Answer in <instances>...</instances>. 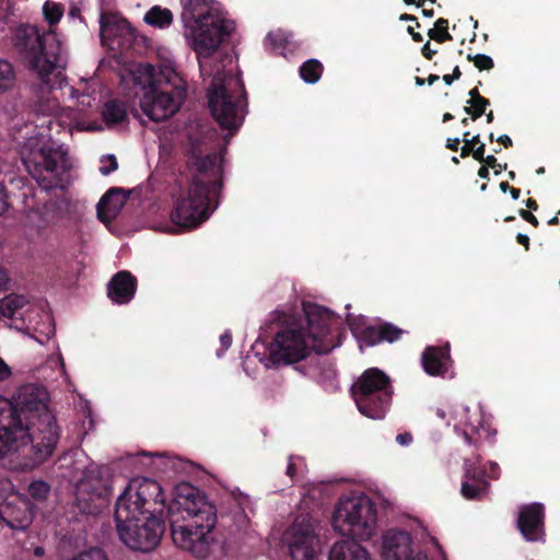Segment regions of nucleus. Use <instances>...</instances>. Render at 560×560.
<instances>
[{
  "label": "nucleus",
  "mask_w": 560,
  "mask_h": 560,
  "mask_svg": "<svg viewBox=\"0 0 560 560\" xmlns=\"http://www.w3.org/2000/svg\"><path fill=\"white\" fill-rule=\"evenodd\" d=\"M18 39L24 47L31 68L36 73L42 83V89L52 92L58 85L61 94L69 95L71 98H78L80 109L74 110L71 107H60L57 95L42 100L39 110L50 116L47 128L50 131L56 129V133L65 131H101L103 127L96 121L84 120L79 112L91 107L95 101L93 93L97 82L90 80L82 82L83 89L73 88L67 83L62 85L60 71L58 68L65 65L62 57V46L58 35L49 30L40 33L37 26L26 25L19 30Z\"/></svg>",
  "instance_id": "obj_2"
},
{
  "label": "nucleus",
  "mask_w": 560,
  "mask_h": 560,
  "mask_svg": "<svg viewBox=\"0 0 560 560\" xmlns=\"http://www.w3.org/2000/svg\"><path fill=\"white\" fill-rule=\"evenodd\" d=\"M488 105H489V101L487 98L477 97V98H475V101L470 102L471 107H466L465 110L467 113H471V108H472V119H476L483 114V112Z\"/></svg>",
  "instance_id": "obj_36"
},
{
  "label": "nucleus",
  "mask_w": 560,
  "mask_h": 560,
  "mask_svg": "<svg viewBox=\"0 0 560 560\" xmlns=\"http://www.w3.org/2000/svg\"><path fill=\"white\" fill-rule=\"evenodd\" d=\"M72 560H108V558L102 549L90 548L80 552Z\"/></svg>",
  "instance_id": "obj_35"
},
{
  "label": "nucleus",
  "mask_w": 560,
  "mask_h": 560,
  "mask_svg": "<svg viewBox=\"0 0 560 560\" xmlns=\"http://www.w3.org/2000/svg\"><path fill=\"white\" fill-rule=\"evenodd\" d=\"M469 95H470V101H469V103H470V102H472V101H475V98H477V97H481V96L479 95V93H478V90H477V89H472V90H470Z\"/></svg>",
  "instance_id": "obj_55"
},
{
  "label": "nucleus",
  "mask_w": 560,
  "mask_h": 560,
  "mask_svg": "<svg viewBox=\"0 0 560 560\" xmlns=\"http://www.w3.org/2000/svg\"><path fill=\"white\" fill-rule=\"evenodd\" d=\"M280 541L291 560H320L324 551L318 523L307 514L296 516Z\"/></svg>",
  "instance_id": "obj_12"
},
{
  "label": "nucleus",
  "mask_w": 560,
  "mask_h": 560,
  "mask_svg": "<svg viewBox=\"0 0 560 560\" xmlns=\"http://www.w3.org/2000/svg\"><path fill=\"white\" fill-rule=\"evenodd\" d=\"M182 5L183 35L197 55L201 77H212L209 108L221 128L232 135L243 125L247 103L241 79L224 71L232 58L219 54V47L234 31V22L217 0H182Z\"/></svg>",
  "instance_id": "obj_1"
},
{
  "label": "nucleus",
  "mask_w": 560,
  "mask_h": 560,
  "mask_svg": "<svg viewBox=\"0 0 560 560\" xmlns=\"http://www.w3.org/2000/svg\"><path fill=\"white\" fill-rule=\"evenodd\" d=\"M400 20H404V21H415L416 19L412 16V15H409V14H402L400 16Z\"/></svg>",
  "instance_id": "obj_62"
},
{
  "label": "nucleus",
  "mask_w": 560,
  "mask_h": 560,
  "mask_svg": "<svg viewBox=\"0 0 560 560\" xmlns=\"http://www.w3.org/2000/svg\"><path fill=\"white\" fill-rule=\"evenodd\" d=\"M102 117L105 124L110 128L121 126L128 119L125 106L117 101H109L104 105Z\"/></svg>",
  "instance_id": "obj_26"
},
{
  "label": "nucleus",
  "mask_w": 560,
  "mask_h": 560,
  "mask_svg": "<svg viewBox=\"0 0 560 560\" xmlns=\"http://www.w3.org/2000/svg\"><path fill=\"white\" fill-rule=\"evenodd\" d=\"M500 188H501L502 191H506L508 189H511L506 182H502L500 184Z\"/></svg>",
  "instance_id": "obj_63"
},
{
  "label": "nucleus",
  "mask_w": 560,
  "mask_h": 560,
  "mask_svg": "<svg viewBox=\"0 0 560 560\" xmlns=\"http://www.w3.org/2000/svg\"><path fill=\"white\" fill-rule=\"evenodd\" d=\"M488 469H487V474H486V479L487 478H490V479H497L499 478L500 476V467L497 463H493V462H490L488 464Z\"/></svg>",
  "instance_id": "obj_43"
},
{
  "label": "nucleus",
  "mask_w": 560,
  "mask_h": 560,
  "mask_svg": "<svg viewBox=\"0 0 560 560\" xmlns=\"http://www.w3.org/2000/svg\"><path fill=\"white\" fill-rule=\"evenodd\" d=\"M443 80H444V82H445L446 84H448V85H450V84L453 82L454 77H452L451 74H445V75L443 77Z\"/></svg>",
  "instance_id": "obj_60"
},
{
  "label": "nucleus",
  "mask_w": 560,
  "mask_h": 560,
  "mask_svg": "<svg viewBox=\"0 0 560 560\" xmlns=\"http://www.w3.org/2000/svg\"><path fill=\"white\" fill-rule=\"evenodd\" d=\"M127 196L120 188L109 189L97 205V215L104 223H110L121 211Z\"/></svg>",
  "instance_id": "obj_24"
},
{
  "label": "nucleus",
  "mask_w": 560,
  "mask_h": 560,
  "mask_svg": "<svg viewBox=\"0 0 560 560\" xmlns=\"http://www.w3.org/2000/svg\"><path fill=\"white\" fill-rule=\"evenodd\" d=\"M478 175L481 177V178H488L489 176V171H488V167L487 166H481L478 171Z\"/></svg>",
  "instance_id": "obj_54"
},
{
  "label": "nucleus",
  "mask_w": 560,
  "mask_h": 560,
  "mask_svg": "<svg viewBox=\"0 0 560 560\" xmlns=\"http://www.w3.org/2000/svg\"><path fill=\"white\" fill-rule=\"evenodd\" d=\"M435 52L436 50L431 49L430 43H427L422 48V54L427 59H431Z\"/></svg>",
  "instance_id": "obj_48"
},
{
  "label": "nucleus",
  "mask_w": 560,
  "mask_h": 560,
  "mask_svg": "<svg viewBox=\"0 0 560 560\" xmlns=\"http://www.w3.org/2000/svg\"><path fill=\"white\" fill-rule=\"evenodd\" d=\"M517 241L520 244L524 245L526 247V249L528 248L529 246V238L527 235H524V234H518L517 235Z\"/></svg>",
  "instance_id": "obj_52"
},
{
  "label": "nucleus",
  "mask_w": 560,
  "mask_h": 560,
  "mask_svg": "<svg viewBox=\"0 0 560 560\" xmlns=\"http://www.w3.org/2000/svg\"><path fill=\"white\" fill-rule=\"evenodd\" d=\"M7 209V201L4 195V188L2 184H0V214H2Z\"/></svg>",
  "instance_id": "obj_47"
},
{
  "label": "nucleus",
  "mask_w": 560,
  "mask_h": 560,
  "mask_svg": "<svg viewBox=\"0 0 560 560\" xmlns=\"http://www.w3.org/2000/svg\"><path fill=\"white\" fill-rule=\"evenodd\" d=\"M50 492V486L43 480H34L28 486L30 495L37 501L45 500Z\"/></svg>",
  "instance_id": "obj_32"
},
{
  "label": "nucleus",
  "mask_w": 560,
  "mask_h": 560,
  "mask_svg": "<svg viewBox=\"0 0 560 560\" xmlns=\"http://www.w3.org/2000/svg\"><path fill=\"white\" fill-rule=\"evenodd\" d=\"M328 560H376L372 553L355 540L336 541L329 552Z\"/></svg>",
  "instance_id": "obj_25"
},
{
  "label": "nucleus",
  "mask_w": 560,
  "mask_h": 560,
  "mask_svg": "<svg viewBox=\"0 0 560 560\" xmlns=\"http://www.w3.org/2000/svg\"><path fill=\"white\" fill-rule=\"evenodd\" d=\"M165 499L160 483L153 479H131L118 497L115 508L116 528L120 540L130 549L148 552L154 549L165 530L161 517Z\"/></svg>",
  "instance_id": "obj_3"
},
{
  "label": "nucleus",
  "mask_w": 560,
  "mask_h": 560,
  "mask_svg": "<svg viewBox=\"0 0 560 560\" xmlns=\"http://www.w3.org/2000/svg\"><path fill=\"white\" fill-rule=\"evenodd\" d=\"M447 423H453L454 430L462 434L468 444L490 440L495 435V430L490 428L479 405L472 409L464 404L455 405L450 412Z\"/></svg>",
  "instance_id": "obj_14"
},
{
  "label": "nucleus",
  "mask_w": 560,
  "mask_h": 560,
  "mask_svg": "<svg viewBox=\"0 0 560 560\" xmlns=\"http://www.w3.org/2000/svg\"><path fill=\"white\" fill-rule=\"evenodd\" d=\"M220 343H221L222 350L217 352L218 357H221L222 353L224 351H226L232 345V336L229 331H225L224 334L221 335Z\"/></svg>",
  "instance_id": "obj_42"
},
{
  "label": "nucleus",
  "mask_w": 560,
  "mask_h": 560,
  "mask_svg": "<svg viewBox=\"0 0 560 560\" xmlns=\"http://www.w3.org/2000/svg\"><path fill=\"white\" fill-rule=\"evenodd\" d=\"M526 206L533 210H536L537 209V203L535 200L533 199H527L526 200Z\"/></svg>",
  "instance_id": "obj_56"
},
{
  "label": "nucleus",
  "mask_w": 560,
  "mask_h": 560,
  "mask_svg": "<svg viewBox=\"0 0 560 560\" xmlns=\"http://www.w3.org/2000/svg\"><path fill=\"white\" fill-rule=\"evenodd\" d=\"M136 288V278L127 271H119L108 283V296L114 303L125 304L133 298Z\"/></svg>",
  "instance_id": "obj_22"
},
{
  "label": "nucleus",
  "mask_w": 560,
  "mask_h": 560,
  "mask_svg": "<svg viewBox=\"0 0 560 560\" xmlns=\"http://www.w3.org/2000/svg\"><path fill=\"white\" fill-rule=\"evenodd\" d=\"M510 192H511V196H512L513 199H515V200L518 199V197H520V190L518 189L511 188Z\"/></svg>",
  "instance_id": "obj_57"
},
{
  "label": "nucleus",
  "mask_w": 560,
  "mask_h": 560,
  "mask_svg": "<svg viewBox=\"0 0 560 560\" xmlns=\"http://www.w3.org/2000/svg\"><path fill=\"white\" fill-rule=\"evenodd\" d=\"M12 376V369L0 358V382H5Z\"/></svg>",
  "instance_id": "obj_41"
},
{
  "label": "nucleus",
  "mask_w": 560,
  "mask_h": 560,
  "mask_svg": "<svg viewBox=\"0 0 560 560\" xmlns=\"http://www.w3.org/2000/svg\"><path fill=\"white\" fill-rule=\"evenodd\" d=\"M389 377L376 368L368 369L352 385V396L359 411L370 419H383L392 401Z\"/></svg>",
  "instance_id": "obj_10"
},
{
  "label": "nucleus",
  "mask_w": 560,
  "mask_h": 560,
  "mask_svg": "<svg viewBox=\"0 0 560 560\" xmlns=\"http://www.w3.org/2000/svg\"><path fill=\"white\" fill-rule=\"evenodd\" d=\"M470 153H472V156L482 162L483 161V153H485V144H480L479 147H477L476 149H474Z\"/></svg>",
  "instance_id": "obj_46"
},
{
  "label": "nucleus",
  "mask_w": 560,
  "mask_h": 560,
  "mask_svg": "<svg viewBox=\"0 0 560 560\" xmlns=\"http://www.w3.org/2000/svg\"><path fill=\"white\" fill-rule=\"evenodd\" d=\"M482 162L487 163V165L491 166L492 168L497 167V159L493 155H488L487 158H483Z\"/></svg>",
  "instance_id": "obj_51"
},
{
  "label": "nucleus",
  "mask_w": 560,
  "mask_h": 560,
  "mask_svg": "<svg viewBox=\"0 0 560 560\" xmlns=\"http://www.w3.org/2000/svg\"><path fill=\"white\" fill-rule=\"evenodd\" d=\"M459 142H460V141H459V139H458V138L447 139L446 147H447L450 150L456 151V150L458 149Z\"/></svg>",
  "instance_id": "obj_49"
},
{
  "label": "nucleus",
  "mask_w": 560,
  "mask_h": 560,
  "mask_svg": "<svg viewBox=\"0 0 560 560\" xmlns=\"http://www.w3.org/2000/svg\"><path fill=\"white\" fill-rule=\"evenodd\" d=\"M469 132L464 133L463 141L465 144L462 148V156H467L475 149V144L479 141L478 136H474L471 139L468 138Z\"/></svg>",
  "instance_id": "obj_40"
},
{
  "label": "nucleus",
  "mask_w": 560,
  "mask_h": 560,
  "mask_svg": "<svg viewBox=\"0 0 560 560\" xmlns=\"http://www.w3.org/2000/svg\"><path fill=\"white\" fill-rule=\"evenodd\" d=\"M15 81L16 74L12 63L0 58V95L11 91Z\"/></svg>",
  "instance_id": "obj_29"
},
{
  "label": "nucleus",
  "mask_w": 560,
  "mask_h": 560,
  "mask_svg": "<svg viewBox=\"0 0 560 560\" xmlns=\"http://www.w3.org/2000/svg\"><path fill=\"white\" fill-rule=\"evenodd\" d=\"M143 20L151 26L163 28L171 25L173 14L168 9L153 7L145 13Z\"/></svg>",
  "instance_id": "obj_28"
},
{
  "label": "nucleus",
  "mask_w": 560,
  "mask_h": 560,
  "mask_svg": "<svg viewBox=\"0 0 560 560\" xmlns=\"http://www.w3.org/2000/svg\"><path fill=\"white\" fill-rule=\"evenodd\" d=\"M127 82L138 89L136 95L143 114L152 121H163L174 116L186 98L187 82L172 62L156 70L141 63L129 70Z\"/></svg>",
  "instance_id": "obj_6"
},
{
  "label": "nucleus",
  "mask_w": 560,
  "mask_h": 560,
  "mask_svg": "<svg viewBox=\"0 0 560 560\" xmlns=\"http://www.w3.org/2000/svg\"><path fill=\"white\" fill-rule=\"evenodd\" d=\"M487 468L481 465L479 456L466 458L464 462V480L460 492L464 498L479 499L488 490L489 483L486 479Z\"/></svg>",
  "instance_id": "obj_18"
},
{
  "label": "nucleus",
  "mask_w": 560,
  "mask_h": 560,
  "mask_svg": "<svg viewBox=\"0 0 560 560\" xmlns=\"http://www.w3.org/2000/svg\"><path fill=\"white\" fill-rule=\"evenodd\" d=\"M265 45L272 50H279L284 57H287L284 50L290 46H294L292 35L282 30L270 32L266 37Z\"/></svg>",
  "instance_id": "obj_27"
},
{
  "label": "nucleus",
  "mask_w": 560,
  "mask_h": 560,
  "mask_svg": "<svg viewBox=\"0 0 560 560\" xmlns=\"http://www.w3.org/2000/svg\"><path fill=\"white\" fill-rule=\"evenodd\" d=\"M0 317L9 318L19 330H33L50 337L55 329L43 304H31L24 296L11 294L0 301Z\"/></svg>",
  "instance_id": "obj_13"
},
{
  "label": "nucleus",
  "mask_w": 560,
  "mask_h": 560,
  "mask_svg": "<svg viewBox=\"0 0 560 560\" xmlns=\"http://www.w3.org/2000/svg\"><path fill=\"white\" fill-rule=\"evenodd\" d=\"M47 364L51 369H57L59 371L60 375L62 376V378L65 380V382L68 386L72 385L71 378L66 370V364H65L63 358L59 351L55 355H51L48 359Z\"/></svg>",
  "instance_id": "obj_34"
},
{
  "label": "nucleus",
  "mask_w": 560,
  "mask_h": 560,
  "mask_svg": "<svg viewBox=\"0 0 560 560\" xmlns=\"http://www.w3.org/2000/svg\"><path fill=\"white\" fill-rule=\"evenodd\" d=\"M447 27H448L447 20L439 19L435 22L434 28L429 31L430 38H432L436 42H440V43L451 39L452 37L447 31Z\"/></svg>",
  "instance_id": "obj_33"
},
{
  "label": "nucleus",
  "mask_w": 560,
  "mask_h": 560,
  "mask_svg": "<svg viewBox=\"0 0 560 560\" xmlns=\"http://www.w3.org/2000/svg\"><path fill=\"white\" fill-rule=\"evenodd\" d=\"M20 154L27 172L43 189H65L71 183L73 160L68 148L51 136L27 137L20 147Z\"/></svg>",
  "instance_id": "obj_8"
},
{
  "label": "nucleus",
  "mask_w": 560,
  "mask_h": 560,
  "mask_svg": "<svg viewBox=\"0 0 560 560\" xmlns=\"http://www.w3.org/2000/svg\"><path fill=\"white\" fill-rule=\"evenodd\" d=\"M304 467V460L299 456L289 457V463L287 467V475L291 478L298 472L301 471Z\"/></svg>",
  "instance_id": "obj_37"
},
{
  "label": "nucleus",
  "mask_w": 560,
  "mask_h": 560,
  "mask_svg": "<svg viewBox=\"0 0 560 560\" xmlns=\"http://www.w3.org/2000/svg\"><path fill=\"white\" fill-rule=\"evenodd\" d=\"M101 167H100V172L103 174V175H108L110 174L112 172H114L118 164H117V161L115 159L114 155H108V156H104L102 158L101 160Z\"/></svg>",
  "instance_id": "obj_39"
},
{
  "label": "nucleus",
  "mask_w": 560,
  "mask_h": 560,
  "mask_svg": "<svg viewBox=\"0 0 560 560\" xmlns=\"http://www.w3.org/2000/svg\"><path fill=\"white\" fill-rule=\"evenodd\" d=\"M404 1H405V3H407V4H413V3H416L418 7L423 5V0H419L418 2H416V0H404Z\"/></svg>",
  "instance_id": "obj_61"
},
{
  "label": "nucleus",
  "mask_w": 560,
  "mask_h": 560,
  "mask_svg": "<svg viewBox=\"0 0 560 560\" xmlns=\"http://www.w3.org/2000/svg\"><path fill=\"white\" fill-rule=\"evenodd\" d=\"M430 541H431V544L436 548V550H439L441 553H443V552H442V550H441V547H440V545L438 544V541L435 540V538L430 537ZM442 557H444V555H442Z\"/></svg>",
  "instance_id": "obj_58"
},
{
  "label": "nucleus",
  "mask_w": 560,
  "mask_h": 560,
  "mask_svg": "<svg viewBox=\"0 0 560 560\" xmlns=\"http://www.w3.org/2000/svg\"><path fill=\"white\" fill-rule=\"evenodd\" d=\"M396 442L401 446H408L412 442V435L409 432L400 433L396 436Z\"/></svg>",
  "instance_id": "obj_44"
},
{
  "label": "nucleus",
  "mask_w": 560,
  "mask_h": 560,
  "mask_svg": "<svg viewBox=\"0 0 560 560\" xmlns=\"http://www.w3.org/2000/svg\"><path fill=\"white\" fill-rule=\"evenodd\" d=\"M498 141L501 142L505 148H509L512 145V140L509 136L503 135L498 138Z\"/></svg>",
  "instance_id": "obj_50"
},
{
  "label": "nucleus",
  "mask_w": 560,
  "mask_h": 560,
  "mask_svg": "<svg viewBox=\"0 0 560 560\" xmlns=\"http://www.w3.org/2000/svg\"><path fill=\"white\" fill-rule=\"evenodd\" d=\"M438 80H439V75L431 74V75H429V78H428V83H429L430 85H432V84H433L435 81H438Z\"/></svg>",
  "instance_id": "obj_59"
},
{
  "label": "nucleus",
  "mask_w": 560,
  "mask_h": 560,
  "mask_svg": "<svg viewBox=\"0 0 560 560\" xmlns=\"http://www.w3.org/2000/svg\"><path fill=\"white\" fill-rule=\"evenodd\" d=\"M26 433L25 445L0 450V459L7 457L30 458L33 464L45 462L51 456L59 441L60 429L55 416H47L27 424H21Z\"/></svg>",
  "instance_id": "obj_11"
},
{
  "label": "nucleus",
  "mask_w": 560,
  "mask_h": 560,
  "mask_svg": "<svg viewBox=\"0 0 560 560\" xmlns=\"http://www.w3.org/2000/svg\"><path fill=\"white\" fill-rule=\"evenodd\" d=\"M468 58L474 61V65L479 70H490L493 67L492 59L487 55L478 54V55L474 56L472 58L470 56Z\"/></svg>",
  "instance_id": "obj_38"
},
{
  "label": "nucleus",
  "mask_w": 560,
  "mask_h": 560,
  "mask_svg": "<svg viewBox=\"0 0 560 560\" xmlns=\"http://www.w3.org/2000/svg\"><path fill=\"white\" fill-rule=\"evenodd\" d=\"M33 516V505L23 494L11 493L0 503V517L12 529H26Z\"/></svg>",
  "instance_id": "obj_16"
},
{
  "label": "nucleus",
  "mask_w": 560,
  "mask_h": 560,
  "mask_svg": "<svg viewBox=\"0 0 560 560\" xmlns=\"http://www.w3.org/2000/svg\"><path fill=\"white\" fill-rule=\"evenodd\" d=\"M43 15L47 23L52 26L57 24L63 15V8L61 4L47 0L43 4Z\"/></svg>",
  "instance_id": "obj_31"
},
{
  "label": "nucleus",
  "mask_w": 560,
  "mask_h": 560,
  "mask_svg": "<svg viewBox=\"0 0 560 560\" xmlns=\"http://www.w3.org/2000/svg\"><path fill=\"white\" fill-rule=\"evenodd\" d=\"M337 317L317 304L304 303L303 316L288 315L267 348L266 366L289 365L312 352L326 353L338 346L331 329Z\"/></svg>",
  "instance_id": "obj_4"
},
{
  "label": "nucleus",
  "mask_w": 560,
  "mask_h": 560,
  "mask_svg": "<svg viewBox=\"0 0 560 560\" xmlns=\"http://www.w3.org/2000/svg\"><path fill=\"white\" fill-rule=\"evenodd\" d=\"M349 324L361 350L363 346L371 347L382 341L393 342L402 335V330L393 325L371 326L364 318L354 319Z\"/></svg>",
  "instance_id": "obj_17"
},
{
  "label": "nucleus",
  "mask_w": 560,
  "mask_h": 560,
  "mask_svg": "<svg viewBox=\"0 0 560 560\" xmlns=\"http://www.w3.org/2000/svg\"><path fill=\"white\" fill-rule=\"evenodd\" d=\"M331 525L342 536L368 540L377 529L376 505L363 492L345 494L335 505Z\"/></svg>",
  "instance_id": "obj_9"
},
{
  "label": "nucleus",
  "mask_w": 560,
  "mask_h": 560,
  "mask_svg": "<svg viewBox=\"0 0 560 560\" xmlns=\"http://www.w3.org/2000/svg\"><path fill=\"white\" fill-rule=\"evenodd\" d=\"M517 526L523 537L528 541H538L544 538V506L532 503L520 509Z\"/></svg>",
  "instance_id": "obj_19"
},
{
  "label": "nucleus",
  "mask_w": 560,
  "mask_h": 560,
  "mask_svg": "<svg viewBox=\"0 0 560 560\" xmlns=\"http://www.w3.org/2000/svg\"><path fill=\"white\" fill-rule=\"evenodd\" d=\"M422 366L428 374L433 376H453L448 347H428L422 354Z\"/></svg>",
  "instance_id": "obj_20"
},
{
  "label": "nucleus",
  "mask_w": 560,
  "mask_h": 560,
  "mask_svg": "<svg viewBox=\"0 0 560 560\" xmlns=\"http://www.w3.org/2000/svg\"><path fill=\"white\" fill-rule=\"evenodd\" d=\"M408 33L412 36L415 42L422 40V35L420 33H416L411 26L408 27Z\"/></svg>",
  "instance_id": "obj_53"
},
{
  "label": "nucleus",
  "mask_w": 560,
  "mask_h": 560,
  "mask_svg": "<svg viewBox=\"0 0 560 560\" xmlns=\"http://www.w3.org/2000/svg\"><path fill=\"white\" fill-rule=\"evenodd\" d=\"M520 215L526 220L527 222H529L530 224L537 226L538 225V220L536 219V217L534 214H532L529 211H526V210H521L520 211Z\"/></svg>",
  "instance_id": "obj_45"
},
{
  "label": "nucleus",
  "mask_w": 560,
  "mask_h": 560,
  "mask_svg": "<svg viewBox=\"0 0 560 560\" xmlns=\"http://www.w3.org/2000/svg\"><path fill=\"white\" fill-rule=\"evenodd\" d=\"M323 72L322 63L315 59L305 61L300 68L301 78L306 83H315L319 80Z\"/></svg>",
  "instance_id": "obj_30"
},
{
  "label": "nucleus",
  "mask_w": 560,
  "mask_h": 560,
  "mask_svg": "<svg viewBox=\"0 0 560 560\" xmlns=\"http://www.w3.org/2000/svg\"><path fill=\"white\" fill-rule=\"evenodd\" d=\"M79 492L82 495L83 493H89V501L94 503V510L101 509L106 505L112 493H113V485L109 479H101L96 478L95 481L92 477L82 481L79 486Z\"/></svg>",
  "instance_id": "obj_23"
},
{
  "label": "nucleus",
  "mask_w": 560,
  "mask_h": 560,
  "mask_svg": "<svg viewBox=\"0 0 560 560\" xmlns=\"http://www.w3.org/2000/svg\"><path fill=\"white\" fill-rule=\"evenodd\" d=\"M100 37L102 44L112 50L129 48L135 40V30L118 13H102L100 16Z\"/></svg>",
  "instance_id": "obj_15"
},
{
  "label": "nucleus",
  "mask_w": 560,
  "mask_h": 560,
  "mask_svg": "<svg viewBox=\"0 0 560 560\" xmlns=\"http://www.w3.org/2000/svg\"><path fill=\"white\" fill-rule=\"evenodd\" d=\"M77 15H78V10H77V9H72V10L69 12V16H70L71 19L77 18Z\"/></svg>",
  "instance_id": "obj_64"
},
{
  "label": "nucleus",
  "mask_w": 560,
  "mask_h": 560,
  "mask_svg": "<svg viewBox=\"0 0 560 560\" xmlns=\"http://www.w3.org/2000/svg\"><path fill=\"white\" fill-rule=\"evenodd\" d=\"M412 555L411 538L405 532H388L383 539L384 560H408Z\"/></svg>",
  "instance_id": "obj_21"
},
{
  "label": "nucleus",
  "mask_w": 560,
  "mask_h": 560,
  "mask_svg": "<svg viewBox=\"0 0 560 560\" xmlns=\"http://www.w3.org/2000/svg\"><path fill=\"white\" fill-rule=\"evenodd\" d=\"M173 544L198 559H206L215 542V506L188 482L174 487L168 506Z\"/></svg>",
  "instance_id": "obj_5"
},
{
  "label": "nucleus",
  "mask_w": 560,
  "mask_h": 560,
  "mask_svg": "<svg viewBox=\"0 0 560 560\" xmlns=\"http://www.w3.org/2000/svg\"><path fill=\"white\" fill-rule=\"evenodd\" d=\"M221 153L203 158L192 155L189 165L192 172L190 184L175 199L171 213L172 222L183 229H192L206 221L212 210L211 202L217 198L222 182Z\"/></svg>",
  "instance_id": "obj_7"
}]
</instances>
